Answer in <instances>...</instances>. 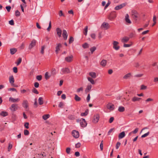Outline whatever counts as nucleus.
<instances>
[{
  "label": "nucleus",
  "instance_id": "16",
  "mask_svg": "<svg viewBox=\"0 0 158 158\" xmlns=\"http://www.w3.org/2000/svg\"><path fill=\"white\" fill-rule=\"evenodd\" d=\"M10 83L13 86H15L14 85V79L13 76L12 75L9 78Z\"/></svg>",
  "mask_w": 158,
  "mask_h": 158
},
{
  "label": "nucleus",
  "instance_id": "32",
  "mask_svg": "<svg viewBox=\"0 0 158 158\" xmlns=\"http://www.w3.org/2000/svg\"><path fill=\"white\" fill-rule=\"evenodd\" d=\"M50 117V115L49 114H46L42 116V118L44 120H46L48 118H49Z\"/></svg>",
  "mask_w": 158,
  "mask_h": 158
},
{
  "label": "nucleus",
  "instance_id": "27",
  "mask_svg": "<svg viewBox=\"0 0 158 158\" xmlns=\"http://www.w3.org/2000/svg\"><path fill=\"white\" fill-rule=\"evenodd\" d=\"M125 108L123 106H120L118 107V110L120 112H123L125 111Z\"/></svg>",
  "mask_w": 158,
  "mask_h": 158
},
{
  "label": "nucleus",
  "instance_id": "57",
  "mask_svg": "<svg viewBox=\"0 0 158 158\" xmlns=\"http://www.w3.org/2000/svg\"><path fill=\"white\" fill-rule=\"evenodd\" d=\"M39 83L37 82H35L34 83V86L35 87L37 88H38L39 87Z\"/></svg>",
  "mask_w": 158,
  "mask_h": 158
},
{
  "label": "nucleus",
  "instance_id": "39",
  "mask_svg": "<svg viewBox=\"0 0 158 158\" xmlns=\"http://www.w3.org/2000/svg\"><path fill=\"white\" fill-rule=\"evenodd\" d=\"M108 25V24L106 23H103L102 24V26L104 28H107Z\"/></svg>",
  "mask_w": 158,
  "mask_h": 158
},
{
  "label": "nucleus",
  "instance_id": "55",
  "mask_svg": "<svg viewBox=\"0 0 158 158\" xmlns=\"http://www.w3.org/2000/svg\"><path fill=\"white\" fill-rule=\"evenodd\" d=\"M91 37L93 39H95L96 38V35L94 33H92L91 34Z\"/></svg>",
  "mask_w": 158,
  "mask_h": 158
},
{
  "label": "nucleus",
  "instance_id": "12",
  "mask_svg": "<svg viewBox=\"0 0 158 158\" xmlns=\"http://www.w3.org/2000/svg\"><path fill=\"white\" fill-rule=\"evenodd\" d=\"M20 99L19 98H13L10 97L9 101L11 102H16L19 101Z\"/></svg>",
  "mask_w": 158,
  "mask_h": 158
},
{
  "label": "nucleus",
  "instance_id": "48",
  "mask_svg": "<svg viewBox=\"0 0 158 158\" xmlns=\"http://www.w3.org/2000/svg\"><path fill=\"white\" fill-rule=\"evenodd\" d=\"M24 135H27L29 134V131L27 130H25L24 131Z\"/></svg>",
  "mask_w": 158,
  "mask_h": 158
},
{
  "label": "nucleus",
  "instance_id": "61",
  "mask_svg": "<svg viewBox=\"0 0 158 158\" xmlns=\"http://www.w3.org/2000/svg\"><path fill=\"white\" fill-rule=\"evenodd\" d=\"M13 70L15 73H17L18 72L17 68L16 67H14L13 68Z\"/></svg>",
  "mask_w": 158,
  "mask_h": 158
},
{
  "label": "nucleus",
  "instance_id": "5",
  "mask_svg": "<svg viewBox=\"0 0 158 158\" xmlns=\"http://www.w3.org/2000/svg\"><path fill=\"white\" fill-rule=\"evenodd\" d=\"M72 136L75 138H77L79 137V132L76 130H73L72 133Z\"/></svg>",
  "mask_w": 158,
  "mask_h": 158
},
{
  "label": "nucleus",
  "instance_id": "45",
  "mask_svg": "<svg viewBox=\"0 0 158 158\" xmlns=\"http://www.w3.org/2000/svg\"><path fill=\"white\" fill-rule=\"evenodd\" d=\"M42 76L41 75H38L36 77V79L38 81H40L42 79Z\"/></svg>",
  "mask_w": 158,
  "mask_h": 158
},
{
  "label": "nucleus",
  "instance_id": "15",
  "mask_svg": "<svg viewBox=\"0 0 158 158\" xmlns=\"http://www.w3.org/2000/svg\"><path fill=\"white\" fill-rule=\"evenodd\" d=\"M129 40V38L127 36H124L121 39V41L122 43H125L128 42Z\"/></svg>",
  "mask_w": 158,
  "mask_h": 158
},
{
  "label": "nucleus",
  "instance_id": "28",
  "mask_svg": "<svg viewBox=\"0 0 158 158\" xmlns=\"http://www.w3.org/2000/svg\"><path fill=\"white\" fill-rule=\"evenodd\" d=\"M87 79L88 81H89L91 83V84L93 85L95 84V82L92 78L90 77H88Z\"/></svg>",
  "mask_w": 158,
  "mask_h": 158
},
{
  "label": "nucleus",
  "instance_id": "25",
  "mask_svg": "<svg viewBox=\"0 0 158 158\" xmlns=\"http://www.w3.org/2000/svg\"><path fill=\"white\" fill-rule=\"evenodd\" d=\"M56 74V71L55 69H52L51 70V75L54 76Z\"/></svg>",
  "mask_w": 158,
  "mask_h": 158
},
{
  "label": "nucleus",
  "instance_id": "19",
  "mask_svg": "<svg viewBox=\"0 0 158 158\" xmlns=\"http://www.w3.org/2000/svg\"><path fill=\"white\" fill-rule=\"evenodd\" d=\"M129 16L127 14H126L125 16V20L128 23L131 24V21L129 18Z\"/></svg>",
  "mask_w": 158,
  "mask_h": 158
},
{
  "label": "nucleus",
  "instance_id": "53",
  "mask_svg": "<svg viewBox=\"0 0 158 158\" xmlns=\"http://www.w3.org/2000/svg\"><path fill=\"white\" fill-rule=\"evenodd\" d=\"M9 24L11 25H14V21L13 19H12L9 22Z\"/></svg>",
  "mask_w": 158,
  "mask_h": 158
},
{
  "label": "nucleus",
  "instance_id": "29",
  "mask_svg": "<svg viewBox=\"0 0 158 158\" xmlns=\"http://www.w3.org/2000/svg\"><path fill=\"white\" fill-rule=\"evenodd\" d=\"M92 85H88L85 91L86 92H89L92 88Z\"/></svg>",
  "mask_w": 158,
  "mask_h": 158
},
{
  "label": "nucleus",
  "instance_id": "43",
  "mask_svg": "<svg viewBox=\"0 0 158 158\" xmlns=\"http://www.w3.org/2000/svg\"><path fill=\"white\" fill-rule=\"evenodd\" d=\"M149 134V132H147V133H146L145 134H144L142 135V136H141V137L142 138H144L147 136H148Z\"/></svg>",
  "mask_w": 158,
  "mask_h": 158
},
{
  "label": "nucleus",
  "instance_id": "23",
  "mask_svg": "<svg viewBox=\"0 0 158 158\" xmlns=\"http://www.w3.org/2000/svg\"><path fill=\"white\" fill-rule=\"evenodd\" d=\"M8 113L6 111H2L0 113V115L3 117H5L8 115Z\"/></svg>",
  "mask_w": 158,
  "mask_h": 158
},
{
  "label": "nucleus",
  "instance_id": "31",
  "mask_svg": "<svg viewBox=\"0 0 158 158\" xmlns=\"http://www.w3.org/2000/svg\"><path fill=\"white\" fill-rule=\"evenodd\" d=\"M17 51V49L15 48H11L10 49V53L11 54H14Z\"/></svg>",
  "mask_w": 158,
  "mask_h": 158
},
{
  "label": "nucleus",
  "instance_id": "62",
  "mask_svg": "<svg viewBox=\"0 0 158 158\" xmlns=\"http://www.w3.org/2000/svg\"><path fill=\"white\" fill-rule=\"evenodd\" d=\"M114 120V118L113 117H111V118H110V120L109 121V122L110 123H111L113 122Z\"/></svg>",
  "mask_w": 158,
  "mask_h": 158
},
{
  "label": "nucleus",
  "instance_id": "64",
  "mask_svg": "<svg viewBox=\"0 0 158 158\" xmlns=\"http://www.w3.org/2000/svg\"><path fill=\"white\" fill-rule=\"evenodd\" d=\"M131 46V45L130 44H124L123 45V47L125 48H128L130 47Z\"/></svg>",
  "mask_w": 158,
  "mask_h": 158
},
{
  "label": "nucleus",
  "instance_id": "42",
  "mask_svg": "<svg viewBox=\"0 0 158 158\" xmlns=\"http://www.w3.org/2000/svg\"><path fill=\"white\" fill-rule=\"evenodd\" d=\"M82 47L84 48H88L89 47L88 44L86 43H85L83 45Z\"/></svg>",
  "mask_w": 158,
  "mask_h": 158
},
{
  "label": "nucleus",
  "instance_id": "34",
  "mask_svg": "<svg viewBox=\"0 0 158 158\" xmlns=\"http://www.w3.org/2000/svg\"><path fill=\"white\" fill-rule=\"evenodd\" d=\"M75 96L74 99L76 101H79L81 100V98L79 97L77 95L75 94Z\"/></svg>",
  "mask_w": 158,
  "mask_h": 158
},
{
  "label": "nucleus",
  "instance_id": "7",
  "mask_svg": "<svg viewBox=\"0 0 158 158\" xmlns=\"http://www.w3.org/2000/svg\"><path fill=\"white\" fill-rule=\"evenodd\" d=\"M106 107L108 109L110 110H113L114 108V105L110 103L107 104Z\"/></svg>",
  "mask_w": 158,
  "mask_h": 158
},
{
  "label": "nucleus",
  "instance_id": "10",
  "mask_svg": "<svg viewBox=\"0 0 158 158\" xmlns=\"http://www.w3.org/2000/svg\"><path fill=\"white\" fill-rule=\"evenodd\" d=\"M99 118V116L98 114H97L95 115L94 116V119L93 120V123H97Z\"/></svg>",
  "mask_w": 158,
  "mask_h": 158
},
{
  "label": "nucleus",
  "instance_id": "1",
  "mask_svg": "<svg viewBox=\"0 0 158 158\" xmlns=\"http://www.w3.org/2000/svg\"><path fill=\"white\" fill-rule=\"evenodd\" d=\"M71 71L69 68L66 67L62 68L60 71V74L63 75L65 73H69Z\"/></svg>",
  "mask_w": 158,
  "mask_h": 158
},
{
  "label": "nucleus",
  "instance_id": "14",
  "mask_svg": "<svg viewBox=\"0 0 158 158\" xmlns=\"http://www.w3.org/2000/svg\"><path fill=\"white\" fill-rule=\"evenodd\" d=\"M10 110L12 111H15L17 109V106L15 104H13L10 107Z\"/></svg>",
  "mask_w": 158,
  "mask_h": 158
},
{
  "label": "nucleus",
  "instance_id": "46",
  "mask_svg": "<svg viewBox=\"0 0 158 158\" xmlns=\"http://www.w3.org/2000/svg\"><path fill=\"white\" fill-rule=\"evenodd\" d=\"M22 61V59L20 58H19L18 60V61L16 63L17 65H19L21 62Z\"/></svg>",
  "mask_w": 158,
  "mask_h": 158
},
{
  "label": "nucleus",
  "instance_id": "40",
  "mask_svg": "<svg viewBox=\"0 0 158 158\" xmlns=\"http://www.w3.org/2000/svg\"><path fill=\"white\" fill-rule=\"evenodd\" d=\"M88 27L87 26H86L85 29H84V34L85 35H87V33L88 31Z\"/></svg>",
  "mask_w": 158,
  "mask_h": 158
},
{
  "label": "nucleus",
  "instance_id": "49",
  "mask_svg": "<svg viewBox=\"0 0 158 158\" xmlns=\"http://www.w3.org/2000/svg\"><path fill=\"white\" fill-rule=\"evenodd\" d=\"M51 27V21H50L49 26L48 28H47V30L48 31H49L50 28Z\"/></svg>",
  "mask_w": 158,
  "mask_h": 158
},
{
  "label": "nucleus",
  "instance_id": "36",
  "mask_svg": "<svg viewBox=\"0 0 158 158\" xmlns=\"http://www.w3.org/2000/svg\"><path fill=\"white\" fill-rule=\"evenodd\" d=\"M147 88V86H146L144 85H141L140 86V89L141 90H145Z\"/></svg>",
  "mask_w": 158,
  "mask_h": 158
},
{
  "label": "nucleus",
  "instance_id": "8",
  "mask_svg": "<svg viewBox=\"0 0 158 158\" xmlns=\"http://www.w3.org/2000/svg\"><path fill=\"white\" fill-rule=\"evenodd\" d=\"M62 47V45L60 43L57 44L56 47L55 52L56 54H58V52L60 50V48Z\"/></svg>",
  "mask_w": 158,
  "mask_h": 158
},
{
  "label": "nucleus",
  "instance_id": "58",
  "mask_svg": "<svg viewBox=\"0 0 158 158\" xmlns=\"http://www.w3.org/2000/svg\"><path fill=\"white\" fill-rule=\"evenodd\" d=\"M83 90V88L82 87H81L78 89H77V93L80 92L81 91H82Z\"/></svg>",
  "mask_w": 158,
  "mask_h": 158
},
{
  "label": "nucleus",
  "instance_id": "17",
  "mask_svg": "<svg viewBox=\"0 0 158 158\" xmlns=\"http://www.w3.org/2000/svg\"><path fill=\"white\" fill-rule=\"evenodd\" d=\"M56 31L57 32V34L58 36L59 37H61L62 34V30L59 28L57 27L56 28Z\"/></svg>",
  "mask_w": 158,
  "mask_h": 158
},
{
  "label": "nucleus",
  "instance_id": "38",
  "mask_svg": "<svg viewBox=\"0 0 158 158\" xmlns=\"http://www.w3.org/2000/svg\"><path fill=\"white\" fill-rule=\"evenodd\" d=\"M45 48V46L44 45L42 46L41 48V50L40 52L42 54H43L44 53V49Z\"/></svg>",
  "mask_w": 158,
  "mask_h": 158
},
{
  "label": "nucleus",
  "instance_id": "24",
  "mask_svg": "<svg viewBox=\"0 0 158 158\" xmlns=\"http://www.w3.org/2000/svg\"><path fill=\"white\" fill-rule=\"evenodd\" d=\"M45 78L46 80L48 79L51 76V75H49L48 72H46L45 73Z\"/></svg>",
  "mask_w": 158,
  "mask_h": 158
},
{
  "label": "nucleus",
  "instance_id": "4",
  "mask_svg": "<svg viewBox=\"0 0 158 158\" xmlns=\"http://www.w3.org/2000/svg\"><path fill=\"white\" fill-rule=\"evenodd\" d=\"M126 5V3H123L115 6L114 9L116 10H118L124 7Z\"/></svg>",
  "mask_w": 158,
  "mask_h": 158
},
{
  "label": "nucleus",
  "instance_id": "30",
  "mask_svg": "<svg viewBox=\"0 0 158 158\" xmlns=\"http://www.w3.org/2000/svg\"><path fill=\"white\" fill-rule=\"evenodd\" d=\"M38 102L40 105H42L43 104V99L41 97H40L38 99Z\"/></svg>",
  "mask_w": 158,
  "mask_h": 158
},
{
  "label": "nucleus",
  "instance_id": "47",
  "mask_svg": "<svg viewBox=\"0 0 158 158\" xmlns=\"http://www.w3.org/2000/svg\"><path fill=\"white\" fill-rule=\"evenodd\" d=\"M81 144L80 142H78L75 145V147L77 148H78L80 147Z\"/></svg>",
  "mask_w": 158,
  "mask_h": 158
},
{
  "label": "nucleus",
  "instance_id": "33",
  "mask_svg": "<svg viewBox=\"0 0 158 158\" xmlns=\"http://www.w3.org/2000/svg\"><path fill=\"white\" fill-rule=\"evenodd\" d=\"M131 74L130 73H129L125 76H124L123 78L125 79H127L129 77L131 76Z\"/></svg>",
  "mask_w": 158,
  "mask_h": 158
},
{
  "label": "nucleus",
  "instance_id": "2",
  "mask_svg": "<svg viewBox=\"0 0 158 158\" xmlns=\"http://www.w3.org/2000/svg\"><path fill=\"white\" fill-rule=\"evenodd\" d=\"M73 56L71 55L66 57L64 58V60L67 62H71L73 61Z\"/></svg>",
  "mask_w": 158,
  "mask_h": 158
},
{
  "label": "nucleus",
  "instance_id": "59",
  "mask_svg": "<svg viewBox=\"0 0 158 158\" xmlns=\"http://www.w3.org/2000/svg\"><path fill=\"white\" fill-rule=\"evenodd\" d=\"M100 148L101 150L102 151L103 149V144L102 143V141L101 142L100 145Z\"/></svg>",
  "mask_w": 158,
  "mask_h": 158
},
{
  "label": "nucleus",
  "instance_id": "26",
  "mask_svg": "<svg viewBox=\"0 0 158 158\" xmlns=\"http://www.w3.org/2000/svg\"><path fill=\"white\" fill-rule=\"evenodd\" d=\"M106 64V61L105 60H102L100 63L101 65L103 67L105 66Z\"/></svg>",
  "mask_w": 158,
  "mask_h": 158
},
{
  "label": "nucleus",
  "instance_id": "6",
  "mask_svg": "<svg viewBox=\"0 0 158 158\" xmlns=\"http://www.w3.org/2000/svg\"><path fill=\"white\" fill-rule=\"evenodd\" d=\"M118 42L117 41H114L113 42V48L116 50H118L119 49V46L118 45Z\"/></svg>",
  "mask_w": 158,
  "mask_h": 158
},
{
  "label": "nucleus",
  "instance_id": "51",
  "mask_svg": "<svg viewBox=\"0 0 158 158\" xmlns=\"http://www.w3.org/2000/svg\"><path fill=\"white\" fill-rule=\"evenodd\" d=\"M6 10H7V11L9 12L10 11V10L11 8V7L10 6H6Z\"/></svg>",
  "mask_w": 158,
  "mask_h": 158
},
{
  "label": "nucleus",
  "instance_id": "20",
  "mask_svg": "<svg viewBox=\"0 0 158 158\" xmlns=\"http://www.w3.org/2000/svg\"><path fill=\"white\" fill-rule=\"evenodd\" d=\"M125 136V134L124 131H123L120 133L118 135V137L119 139H120L123 138Z\"/></svg>",
  "mask_w": 158,
  "mask_h": 158
},
{
  "label": "nucleus",
  "instance_id": "63",
  "mask_svg": "<svg viewBox=\"0 0 158 158\" xmlns=\"http://www.w3.org/2000/svg\"><path fill=\"white\" fill-rule=\"evenodd\" d=\"M139 130V129L138 128H136L134 131H132V132L134 134H135Z\"/></svg>",
  "mask_w": 158,
  "mask_h": 158
},
{
  "label": "nucleus",
  "instance_id": "22",
  "mask_svg": "<svg viewBox=\"0 0 158 158\" xmlns=\"http://www.w3.org/2000/svg\"><path fill=\"white\" fill-rule=\"evenodd\" d=\"M141 98H138L136 97H134L132 99V101L133 102H135L137 101H139L141 99Z\"/></svg>",
  "mask_w": 158,
  "mask_h": 158
},
{
  "label": "nucleus",
  "instance_id": "50",
  "mask_svg": "<svg viewBox=\"0 0 158 158\" xmlns=\"http://www.w3.org/2000/svg\"><path fill=\"white\" fill-rule=\"evenodd\" d=\"M70 148H68L66 149V152L68 154H69L70 153Z\"/></svg>",
  "mask_w": 158,
  "mask_h": 158
},
{
  "label": "nucleus",
  "instance_id": "13",
  "mask_svg": "<svg viewBox=\"0 0 158 158\" xmlns=\"http://www.w3.org/2000/svg\"><path fill=\"white\" fill-rule=\"evenodd\" d=\"M36 40H33L31 42V43L30 44L29 48L30 49L32 48L33 47L35 46V45L36 44Z\"/></svg>",
  "mask_w": 158,
  "mask_h": 158
},
{
  "label": "nucleus",
  "instance_id": "54",
  "mask_svg": "<svg viewBox=\"0 0 158 158\" xmlns=\"http://www.w3.org/2000/svg\"><path fill=\"white\" fill-rule=\"evenodd\" d=\"M29 125V123L27 122L25 123V124L24 125V126L26 128L28 129L29 128V126H28Z\"/></svg>",
  "mask_w": 158,
  "mask_h": 158
},
{
  "label": "nucleus",
  "instance_id": "11",
  "mask_svg": "<svg viewBox=\"0 0 158 158\" xmlns=\"http://www.w3.org/2000/svg\"><path fill=\"white\" fill-rule=\"evenodd\" d=\"M62 35L64 39L65 40H66L68 35L67 31L65 30H63Z\"/></svg>",
  "mask_w": 158,
  "mask_h": 158
},
{
  "label": "nucleus",
  "instance_id": "41",
  "mask_svg": "<svg viewBox=\"0 0 158 158\" xmlns=\"http://www.w3.org/2000/svg\"><path fill=\"white\" fill-rule=\"evenodd\" d=\"M96 48L95 47H93L90 49V51L92 53L93 52L96 50Z\"/></svg>",
  "mask_w": 158,
  "mask_h": 158
},
{
  "label": "nucleus",
  "instance_id": "9",
  "mask_svg": "<svg viewBox=\"0 0 158 158\" xmlns=\"http://www.w3.org/2000/svg\"><path fill=\"white\" fill-rule=\"evenodd\" d=\"M22 105L23 107L26 110L27 109L28 107V102L26 100H25L23 101L22 103Z\"/></svg>",
  "mask_w": 158,
  "mask_h": 158
},
{
  "label": "nucleus",
  "instance_id": "44",
  "mask_svg": "<svg viewBox=\"0 0 158 158\" xmlns=\"http://www.w3.org/2000/svg\"><path fill=\"white\" fill-rule=\"evenodd\" d=\"M74 41V39L73 37L71 36L69 39V43L70 44L72 43Z\"/></svg>",
  "mask_w": 158,
  "mask_h": 158
},
{
  "label": "nucleus",
  "instance_id": "21",
  "mask_svg": "<svg viewBox=\"0 0 158 158\" xmlns=\"http://www.w3.org/2000/svg\"><path fill=\"white\" fill-rule=\"evenodd\" d=\"M89 75L93 78H95L96 77V73L94 72H90L89 73Z\"/></svg>",
  "mask_w": 158,
  "mask_h": 158
},
{
  "label": "nucleus",
  "instance_id": "3",
  "mask_svg": "<svg viewBox=\"0 0 158 158\" xmlns=\"http://www.w3.org/2000/svg\"><path fill=\"white\" fill-rule=\"evenodd\" d=\"M80 124L81 127H85L87 124L85 119L84 118H81L80 120Z\"/></svg>",
  "mask_w": 158,
  "mask_h": 158
},
{
  "label": "nucleus",
  "instance_id": "52",
  "mask_svg": "<svg viewBox=\"0 0 158 158\" xmlns=\"http://www.w3.org/2000/svg\"><path fill=\"white\" fill-rule=\"evenodd\" d=\"M121 143L119 142H118L116 145V148L117 149L119 148V146H120Z\"/></svg>",
  "mask_w": 158,
  "mask_h": 158
},
{
  "label": "nucleus",
  "instance_id": "37",
  "mask_svg": "<svg viewBox=\"0 0 158 158\" xmlns=\"http://www.w3.org/2000/svg\"><path fill=\"white\" fill-rule=\"evenodd\" d=\"M32 91L33 92L37 94H39V92L35 88H34L32 90Z\"/></svg>",
  "mask_w": 158,
  "mask_h": 158
},
{
  "label": "nucleus",
  "instance_id": "35",
  "mask_svg": "<svg viewBox=\"0 0 158 158\" xmlns=\"http://www.w3.org/2000/svg\"><path fill=\"white\" fill-rule=\"evenodd\" d=\"M88 113V110H87L85 111V112L82 113H81V115L82 116H86Z\"/></svg>",
  "mask_w": 158,
  "mask_h": 158
},
{
  "label": "nucleus",
  "instance_id": "18",
  "mask_svg": "<svg viewBox=\"0 0 158 158\" xmlns=\"http://www.w3.org/2000/svg\"><path fill=\"white\" fill-rule=\"evenodd\" d=\"M132 15L134 19H136L138 17V14L137 12L135 10H132L131 12Z\"/></svg>",
  "mask_w": 158,
  "mask_h": 158
},
{
  "label": "nucleus",
  "instance_id": "56",
  "mask_svg": "<svg viewBox=\"0 0 158 158\" xmlns=\"http://www.w3.org/2000/svg\"><path fill=\"white\" fill-rule=\"evenodd\" d=\"M20 15V13L18 10H16L15 11V15L17 16H19Z\"/></svg>",
  "mask_w": 158,
  "mask_h": 158
},
{
  "label": "nucleus",
  "instance_id": "60",
  "mask_svg": "<svg viewBox=\"0 0 158 158\" xmlns=\"http://www.w3.org/2000/svg\"><path fill=\"white\" fill-rule=\"evenodd\" d=\"M8 91H15V92H17V90L16 89L14 88H10L8 89Z\"/></svg>",
  "mask_w": 158,
  "mask_h": 158
}]
</instances>
